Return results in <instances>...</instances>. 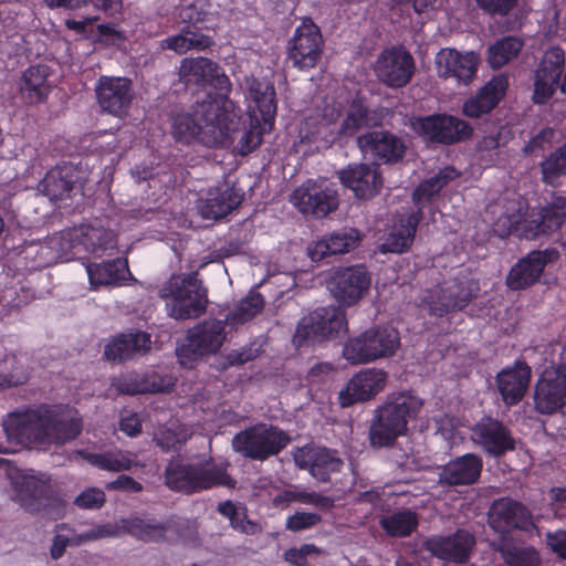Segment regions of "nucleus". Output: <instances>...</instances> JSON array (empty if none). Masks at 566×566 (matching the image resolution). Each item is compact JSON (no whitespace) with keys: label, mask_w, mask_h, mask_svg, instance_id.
<instances>
[{"label":"nucleus","mask_w":566,"mask_h":566,"mask_svg":"<svg viewBox=\"0 0 566 566\" xmlns=\"http://www.w3.org/2000/svg\"><path fill=\"white\" fill-rule=\"evenodd\" d=\"M123 528L129 535L145 542H158L165 537L167 531L161 523H150L139 517L124 520Z\"/></svg>","instance_id":"nucleus-47"},{"label":"nucleus","mask_w":566,"mask_h":566,"mask_svg":"<svg viewBox=\"0 0 566 566\" xmlns=\"http://www.w3.org/2000/svg\"><path fill=\"white\" fill-rule=\"evenodd\" d=\"M291 201L301 213L315 218H324L338 207L337 192L325 181H305L292 192Z\"/></svg>","instance_id":"nucleus-19"},{"label":"nucleus","mask_w":566,"mask_h":566,"mask_svg":"<svg viewBox=\"0 0 566 566\" xmlns=\"http://www.w3.org/2000/svg\"><path fill=\"white\" fill-rule=\"evenodd\" d=\"M564 67L565 52L556 45L545 51L535 72L559 82Z\"/></svg>","instance_id":"nucleus-50"},{"label":"nucleus","mask_w":566,"mask_h":566,"mask_svg":"<svg viewBox=\"0 0 566 566\" xmlns=\"http://www.w3.org/2000/svg\"><path fill=\"white\" fill-rule=\"evenodd\" d=\"M338 178L358 199H370L378 195L382 187L378 167L368 164L349 165L338 172Z\"/></svg>","instance_id":"nucleus-28"},{"label":"nucleus","mask_w":566,"mask_h":566,"mask_svg":"<svg viewBox=\"0 0 566 566\" xmlns=\"http://www.w3.org/2000/svg\"><path fill=\"white\" fill-rule=\"evenodd\" d=\"M44 417L41 403L17 410L8 415L3 420V431L9 441L22 447H45Z\"/></svg>","instance_id":"nucleus-13"},{"label":"nucleus","mask_w":566,"mask_h":566,"mask_svg":"<svg viewBox=\"0 0 566 566\" xmlns=\"http://www.w3.org/2000/svg\"><path fill=\"white\" fill-rule=\"evenodd\" d=\"M538 216L546 235L560 230L566 221V197L555 196L549 203L541 208Z\"/></svg>","instance_id":"nucleus-46"},{"label":"nucleus","mask_w":566,"mask_h":566,"mask_svg":"<svg viewBox=\"0 0 566 566\" xmlns=\"http://www.w3.org/2000/svg\"><path fill=\"white\" fill-rule=\"evenodd\" d=\"M410 126L424 140L441 145L467 140L473 134V128L468 122L444 113L413 117Z\"/></svg>","instance_id":"nucleus-9"},{"label":"nucleus","mask_w":566,"mask_h":566,"mask_svg":"<svg viewBox=\"0 0 566 566\" xmlns=\"http://www.w3.org/2000/svg\"><path fill=\"white\" fill-rule=\"evenodd\" d=\"M290 442V436L281 428L256 423L237 432L231 444L243 458L262 462L277 455Z\"/></svg>","instance_id":"nucleus-6"},{"label":"nucleus","mask_w":566,"mask_h":566,"mask_svg":"<svg viewBox=\"0 0 566 566\" xmlns=\"http://www.w3.org/2000/svg\"><path fill=\"white\" fill-rule=\"evenodd\" d=\"M368 107L360 98H354L348 107L346 116L339 127L338 134L346 137L354 136L368 124Z\"/></svg>","instance_id":"nucleus-48"},{"label":"nucleus","mask_w":566,"mask_h":566,"mask_svg":"<svg viewBox=\"0 0 566 566\" xmlns=\"http://www.w3.org/2000/svg\"><path fill=\"white\" fill-rule=\"evenodd\" d=\"M231 115L233 118V139L231 144L228 146H232L235 140H238L237 149L238 153L242 156H245L252 153L261 143H262V133L258 127H250L249 129H239V120L235 119V115L233 114V109L231 111Z\"/></svg>","instance_id":"nucleus-53"},{"label":"nucleus","mask_w":566,"mask_h":566,"mask_svg":"<svg viewBox=\"0 0 566 566\" xmlns=\"http://www.w3.org/2000/svg\"><path fill=\"white\" fill-rule=\"evenodd\" d=\"M399 346L400 336L396 328L371 327L348 338L343 347V356L352 365L368 364L394 356Z\"/></svg>","instance_id":"nucleus-5"},{"label":"nucleus","mask_w":566,"mask_h":566,"mask_svg":"<svg viewBox=\"0 0 566 566\" xmlns=\"http://www.w3.org/2000/svg\"><path fill=\"white\" fill-rule=\"evenodd\" d=\"M294 461L319 482H328L332 473L340 472L344 462L336 450L318 446H304L294 454Z\"/></svg>","instance_id":"nucleus-25"},{"label":"nucleus","mask_w":566,"mask_h":566,"mask_svg":"<svg viewBox=\"0 0 566 566\" xmlns=\"http://www.w3.org/2000/svg\"><path fill=\"white\" fill-rule=\"evenodd\" d=\"M361 238L363 235L355 228L333 231L310 248V256L313 261H321L328 255L348 253L358 247Z\"/></svg>","instance_id":"nucleus-35"},{"label":"nucleus","mask_w":566,"mask_h":566,"mask_svg":"<svg viewBox=\"0 0 566 566\" xmlns=\"http://www.w3.org/2000/svg\"><path fill=\"white\" fill-rule=\"evenodd\" d=\"M474 545V536L464 530H458L446 536H431L424 541V548L432 556L457 564H464L470 559Z\"/></svg>","instance_id":"nucleus-26"},{"label":"nucleus","mask_w":566,"mask_h":566,"mask_svg":"<svg viewBox=\"0 0 566 566\" xmlns=\"http://www.w3.org/2000/svg\"><path fill=\"white\" fill-rule=\"evenodd\" d=\"M170 462L164 473L165 485L175 492L195 494L217 486L234 488L227 464Z\"/></svg>","instance_id":"nucleus-4"},{"label":"nucleus","mask_w":566,"mask_h":566,"mask_svg":"<svg viewBox=\"0 0 566 566\" xmlns=\"http://www.w3.org/2000/svg\"><path fill=\"white\" fill-rule=\"evenodd\" d=\"M265 300L260 292L251 291L244 298L240 300L233 311L232 318L240 323L248 322L261 313L264 308Z\"/></svg>","instance_id":"nucleus-54"},{"label":"nucleus","mask_w":566,"mask_h":566,"mask_svg":"<svg viewBox=\"0 0 566 566\" xmlns=\"http://www.w3.org/2000/svg\"><path fill=\"white\" fill-rule=\"evenodd\" d=\"M323 35L311 18H304L296 27L287 44V59L300 70L313 69L323 51Z\"/></svg>","instance_id":"nucleus-14"},{"label":"nucleus","mask_w":566,"mask_h":566,"mask_svg":"<svg viewBox=\"0 0 566 566\" xmlns=\"http://www.w3.org/2000/svg\"><path fill=\"white\" fill-rule=\"evenodd\" d=\"M507 566H538L539 554L533 546L516 547L507 541H500L494 547Z\"/></svg>","instance_id":"nucleus-45"},{"label":"nucleus","mask_w":566,"mask_h":566,"mask_svg":"<svg viewBox=\"0 0 566 566\" xmlns=\"http://www.w3.org/2000/svg\"><path fill=\"white\" fill-rule=\"evenodd\" d=\"M436 63L440 77H455L459 82L469 83L476 74L479 57L474 52L462 54L455 49H442Z\"/></svg>","instance_id":"nucleus-31"},{"label":"nucleus","mask_w":566,"mask_h":566,"mask_svg":"<svg viewBox=\"0 0 566 566\" xmlns=\"http://www.w3.org/2000/svg\"><path fill=\"white\" fill-rule=\"evenodd\" d=\"M232 108L230 98L197 101L188 112L171 118V135L186 145L198 143L209 148H227L235 130Z\"/></svg>","instance_id":"nucleus-1"},{"label":"nucleus","mask_w":566,"mask_h":566,"mask_svg":"<svg viewBox=\"0 0 566 566\" xmlns=\"http://www.w3.org/2000/svg\"><path fill=\"white\" fill-rule=\"evenodd\" d=\"M509 87L506 74H497L483 85L475 96L470 97L463 104L462 112L471 118H479L496 107L505 96Z\"/></svg>","instance_id":"nucleus-30"},{"label":"nucleus","mask_w":566,"mask_h":566,"mask_svg":"<svg viewBox=\"0 0 566 566\" xmlns=\"http://www.w3.org/2000/svg\"><path fill=\"white\" fill-rule=\"evenodd\" d=\"M75 182L76 176L73 166L64 164L51 168L40 181V187L45 196L56 201L69 197Z\"/></svg>","instance_id":"nucleus-36"},{"label":"nucleus","mask_w":566,"mask_h":566,"mask_svg":"<svg viewBox=\"0 0 566 566\" xmlns=\"http://www.w3.org/2000/svg\"><path fill=\"white\" fill-rule=\"evenodd\" d=\"M357 145L365 155L385 165L400 163L407 151L405 140L388 130H373L360 135Z\"/></svg>","instance_id":"nucleus-23"},{"label":"nucleus","mask_w":566,"mask_h":566,"mask_svg":"<svg viewBox=\"0 0 566 566\" xmlns=\"http://www.w3.org/2000/svg\"><path fill=\"white\" fill-rule=\"evenodd\" d=\"M471 431L473 441L491 457L500 458L515 450L516 443L511 430L496 418L483 416Z\"/></svg>","instance_id":"nucleus-22"},{"label":"nucleus","mask_w":566,"mask_h":566,"mask_svg":"<svg viewBox=\"0 0 566 566\" xmlns=\"http://www.w3.org/2000/svg\"><path fill=\"white\" fill-rule=\"evenodd\" d=\"M488 522L490 527L500 534V541H506V536L513 531L527 532L535 526L531 511L523 503L510 497H502L492 503Z\"/></svg>","instance_id":"nucleus-16"},{"label":"nucleus","mask_w":566,"mask_h":566,"mask_svg":"<svg viewBox=\"0 0 566 566\" xmlns=\"http://www.w3.org/2000/svg\"><path fill=\"white\" fill-rule=\"evenodd\" d=\"M322 522V516L312 512H296L287 517L285 526L289 531L301 532Z\"/></svg>","instance_id":"nucleus-59"},{"label":"nucleus","mask_w":566,"mask_h":566,"mask_svg":"<svg viewBox=\"0 0 566 566\" xmlns=\"http://www.w3.org/2000/svg\"><path fill=\"white\" fill-rule=\"evenodd\" d=\"M482 458L475 453H465L447 462L439 473V482L448 486L471 485L482 472Z\"/></svg>","instance_id":"nucleus-32"},{"label":"nucleus","mask_w":566,"mask_h":566,"mask_svg":"<svg viewBox=\"0 0 566 566\" xmlns=\"http://www.w3.org/2000/svg\"><path fill=\"white\" fill-rule=\"evenodd\" d=\"M375 73L388 87L401 88L412 78L415 60L402 46H391L385 49L377 57Z\"/></svg>","instance_id":"nucleus-21"},{"label":"nucleus","mask_w":566,"mask_h":566,"mask_svg":"<svg viewBox=\"0 0 566 566\" xmlns=\"http://www.w3.org/2000/svg\"><path fill=\"white\" fill-rule=\"evenodd\" d=\"M387 373L382 369L366 368L356 373L339 391L338 400L342 407H350L375 398L384 390Z\"/></svg>","instance_id":"nucleus-24"},{"label":"nucleus","mask_w":566,"mask_h":566,"mask_svg":"<svg viewBox=\"0 0 566 566\" xmlns=\"http://www.w3.org/2000/svg\"><path fill=\"white\" fill-rule=\"evenodd\" d=\"M478 8L491 17H507L518 4V0H474Z\"/></svg>","instance_id":"nucleus-58"},{"label":"nucleus","mask_w":566,"mask_h":566,"mask_svg":"<svg viewBox=\"0 0 566 566\" xmlns=\"http://www.w3.org/2000/svg\"><path fill=\"white\" fill-rule=\"evenodd\" d=\"M420 221L421 211H412L406 217L400 218L399 223L395 224L386 239L384 243L385 249L392 253H402L407 251L413 242Z\"/></svg>","instance_id":"nucleus-40"},{"label":"nucleus","mask_w":566,"mask_h":566,"mask_svg":"<svg viewBox=\"0 0 566 566\" xmlns=\"http://www.w3.org/2000/svg\"><path fill=\"white\" fill-rule=\"evenodd\" d=\"M189 33V27H182L179 34L168 36L163 40L161 48L175 51L178 54H184L190 51Z\"/></svg>","instance_id":"nucleus-63"},{"label":"nucleus","mask_w":566,"mask_h":566,"mask_svg":"<svg viewBox=\"0 0 566 566\" xmlns=\"http://www.w3.org/2000/svg\"><path fill=\"white\" fill-rule=\"evenodd\" d=\"M242 199L243 195L234 185L228 180L218 182L207 193V199L201 208L202 216L216 220L227 217L241 205Z\"/></svg>","instance_id":"nucleus-34"},{"label":"nucleus","mask_w":566,"mask_h":566,"mask_svg":"<svg viewBox=\"0 0 566 566\" xmlns=\"http://www.w3.org/2000/svg\"><path fill=\"white\" fill-rule=\"evenodd\" d=\"M559 252L555 248L533 250L521 258L509 271L505 284L511 291H524L535 285L545 268L557 261Z\"/></svg>","instance_id":"nucleus-17"},{"label":"nucleus","mask_w":566,"mask_h":566,"mask_svg":"<svg viewBox=\"0 0 566 566\" xmlns=\"http://www.w3.org/2000/svg\"><path fill=\"white\" fill-rule=\"evenodd\" d=\"M78 231V242L95 258L111 254L117 249V237L109 229L83 224Z\"/></svg>","instance_id":"nucleus-37"},{"label":"nucleus","mask_w":566,"mask_h":566,"mask_svg":"<svg viewBox=\"0 0 566 566\" xmlns=\"http://www.w3.org/2000/svg\"><path fill=\"white\" fill-rule=\"evenodd\" d=\"M370 273L364 264L335 268L326 284L332 296L343 306L357 304L369 291Z\"/></svg>","instance_id":"nucleus-11"},{"label":"nucleus","mask_w":566,"mask_h":566,"mask_svg":"<svg viewBox=\"0 0 566 566\" xmlns=\"http://www.w3.org/2000/svg\"><path fill=\"white\" fill-rule=\"evenodd\" d=\"M254 112H258L261 119L266 125H272L276 114V99L273 86H266L264 92L254 93Z\"/></svg>","instance_id":"nucleus-55"},{"label":"nucleus","mask_w":566,"mask_h":566,"mask_svg":"<svg viewBox=\"0 0 566 566\" xmlns=\"http://www.w3.org/2000/svg\"><path fill=\"white\" fill-rule=\"evenodd\" d=\"M137 382L142 394L170 392L175 387L171 376L155 370L137 373Z\"/></svg>","instance_id":"nucleus-51"},{"label":"nucleus","mask_w":566,"mask_h":566,"mask_svg":"<svg viewBox=\"0 0 566 566\" xmlns=\"http://www.w3.org/2000/svg\"><path fill=\"white\" fill-rule=\"evenodd\" d=\"M85 459L93 467L112 472L127 471L133 465L132 459L122 451L87 453Z\"/></svg>","instance_id":"nucleus-49"},{"label":"nucleus","mask_w":566,"mask_h":566,"mask_svg":"<svg viewBox=\"0 0 566 566\" xmlns=\"http://www.w3.org/2000/svg\"><path fill=\"white\" fill-rule=\"evenodd\" d=\"M95 94L103 113L120 118L132 106L133 83L128 77L102 75L96 82Z\"/></svg>","instance_id":"nucleus-20"},{"label":"nucleus","mask_w":566,"mask_h":566,"mask_svg":"<svg viewBox=\"0 0 566 566\" xmlns=\"http://www.w3.org/2000/svg\"><path fill=\"white\" fill-rule=\"evenodd\" d=\"M48 76L46 65H32L24 71L20 91L27 103L35 105L46 99L51 92Z\"/></svg>","instance_id":"nucleus-39"},{"label":"nucleus","mask_w":566,"mask_h":566,"mask_svg":"<svg viewBox=\"0 0 566 566\" xmlns=\"http://www.w3.org/2000/svg\"><path fill=\"white\" fill-rule=\"evenodd\" d=\"M105 502V492L98 488L85 489L73 501L75 506L83 510H99Z\"/></svg>","instance_id":"nucleus-57"},{"label":"nucleus","mask_w":566,"mask_h":566,"mask_svg":"<svg viewBox=\"0 0 566 566\" xmlns=\"http://www.w3.org/2000/svg\"><path fill=\"white\" fill-rule=\"evenodd\" d=\"M475 290L478 286L472 281L455 280L448 285H438L426 298L429 314L443 317L464 310L476 296Z\"/></svg>","instance_id":"nucleus-18"},{"label":"nucleus","mask_w":566,"mask_h":566,"mask_svg":"<svg viewBox=\"0 0 566 566\" xmlns=\"http://www.w3.org/2000/svg\"><path fill=\"white\" fill-rule=\"evenodd\" d=\"M154 440L156 444L166 452L177 450L181 444L179 434L175 430L167 427L158 428V430L155 432Z\"/></svg>","instance_id":"nucleus-62"},{"label":"nucleus","mask_w":566,"mask_h":566,"mask_svg":"<svg viewBox=\"0 0 566 566\" xmlns=\"http://www.w3.org/2000/svg\"><path fill=\"white\" fill-rule=\"evenodd\" d=\"M379 525L390 537H407L417 530L419 518L411 510H400L381 516Z\"/></svg>","instance_id":"nucleus-42"},{"label":"nucleus","mask_w":566,"mask_h":566,"mask_svg":"<svg viewBox=\"0 0 566 566\" xmlns=\"http://www.w3.org/2000/svg\"><path fill=\"white\" fill-rule=\"evenodd\" d=\"M321 551L314 544H303L298 548H290L285 552V559L295 566H310L307 556L318 554Z\"/></svg>","instance_id":"nucleus-61"},{"label":"nucleus","mask_w":566,"mask_h":566,"mask_svg":"<svg viewBox=\"0 0 566 566\" xmlns=\"http://www.w3.org/2000/svg\"><path fill=\"white\" fill-rule=\"evenodd\" d=\"M111 386L120 395H140V389L137 382V371H129L114 377Z\"/></svg>","instance_id":"nucleus-60"},{"label":"nucleus","mask_w":566,"mask_h":566,"mask_svg":"<svg viewBox=\"0 0 566 566\" xmlns=\"http://www.w3.org/2000/svg\"><path fill=\"white\" fill-rule=\"evenodd\" d=\"M534 408L541 415H554L566 406V366L547 367L534 388Z\"/></svg>","instance_id":"nucleus-15"},{"label":"nucleus","mask_w":566,"mask_h":566,"mask_svg":"<svg viewBox=\"0 0 566 566\" xmlns=\"http://www.w3.org/2000/svg\"><path fill=\"white\" fill-rule=\"evenodd\" d=\"M150 335L145 332L120 333L104 347V357L109 361L124 363L150 350Z\"/></svg>","instance_id":"nucleus-33"},{"label":"nucleus","mask_w":566,"mask_h":566,"mask_svg":"<svg viewBox=\"0 0 566 566\" xmlns=\"http://www.w3.org/2000/svg\"><path fill=\"white\" fill-rule=\"evenodd\" d=\"M180 81L186 85L198 87H211L216 92H209L203 99L229 98L231 82L222 67L208 57H187L181 61L179 69Z\"/></svg>","instance_id":"nucleus-10"},{"label":"nucleus","mask_w":566,"mask_h":566,"mask_svg":"<svg viewBox=\"0 0 566 566\" xmlns=\"http://www.w3.org/2000/svg\"><path fill=\"white\" fill-rule=\"evenodd\" d=\"M532 376L531 367L522 360H516L512 367L497 373L495 382L503 402L511 407L524 398Z\"/></svg>","instance_id":"nucleus-29"},{"label":"nucleus","mask_w":566,"mask_h":566,"mask_svg":"<svg viewBox=\"0 0 566 566\" xmlns=\"http://www.w3.org/2000/svg\"><path fill=\"white\" fill-rule=\"evenodd\" d=\"M423 407V401L412 391H400L387 398L375 410L369 428L370 444L389 448L398 438L408 432V424L415 420Z\"/></svg>","instance_id":"nucleus-2"},{"label":"nucleus","mask_w":566,"mask_h":566,"mask_svg":"<svg viewBox=\"0 0 566 566\" xmlns=\"http://www.w3.org/2000/svg\"><path fill=\"white\" fill-rule=\"evenodd\" d=\"M524 42L515 35H506L491 44L488 49V62L492 69H501L515 59Z\"/></svg>","instance_id":"nucleus-43"},{"label":"nucleus","mask_w":566,"mask_h":566,"mask_svg":"<svg viewBox=\"0 0 566 566\" xmlns=\"http://www.w3.org/2000/svg\"><path fill=\"white\" fill-rule=\"evenodd\" d=\"M506 227V235H515L520 239L535 240L544 233L539 216L535 218H524L522 214L507 216L503 221Z\"/></svg>","instance_id":"nucleus-44"},{"label":"nucleus","mask_w":566,"mask_h":566,"mask_svg":"<svg viewBox=\"0 0 566 566\" xmlns=\"http://www.w3.org/2000/svg\"><path fill=\"white\" fill-rule=\"evenodd\" d=\"M543 181L553 185L554 180L566 175V144L552 151L542 163Z\"/></svg>","instance_id":"nucleus-52"},{"label":"nucleus","mask_w":566,"mask_h":566,"mask_svg":"<svg viewBox=\"0 0 566 566\" xmlns=\"http://www.w3.org/2000/svg\"><path fill=\"white\" fill-rule=\"evenodd\" d=\"M346 313L342 307L324 306L302 317L293 336L296 347L306 343H319L347 332Z\"/></svg>","instance_id":"nucleus-7"},{"label":"nucleus","mask_w":566,"mask_h":566,"mask_svg":"<svg viewBox=\"0 0 566 566\" xmlns=\"http://www.w3.org/2000/svg\"><path fill=\"white\" fill-rule=\"evenodd\" d=\"M459 176L454 167L447 166L434 176L421 181L412 192V202L416 211H421L431 203L432 199L452 180Z\"/></svg>","instance_id":"nucleus-38"},{"label":"nucleus","mask_w":566,"mask_h":566,"mask_svg":"<svg viewBox=\"0 0 566 566\" xmlns=\"http://www.w3.org/2000/svg\"><path fill=\"white\" fill-rule=\"evenodd\" d=\"M558 84V81L542 76L539 73L534 72L533 102L537 105L546 104L554 95Z\"/></svg>","instance_id":"nucleus-56"},{"label":"nucleus","mask_w":566,"mask_h":566,"mask_svg":"<svg viewBox=\"0 0 566 566\" xmlns=\"http://www.w3.org/2000/svg\"><path fill=\"white\" fill-rule=\"evenodd\" d=\"M159 296L167 301L168 316L177 321L198 318L207 311L208 290L198 272L171 275L159 290Z\"/></svg>","instance_id":"nucleus-3"},{"label":"nucleus","mask_w":566,"mask_h":566,"mask_svg":"<svg viewBox=\"0 0 566 566\" xmlns=\"http://www.w3.org/2000/svg\"><path fill=\"white\" fill-rule=\"evenodd\" d=\"M208 12L198 8L195 3L184 7L180 12V21L184 27L200 29L198 23H202L207 18Z\"/></svg>","instance_id":"nucleus-64"},{"label":"nucleus","mask_w":566,"mask_h":566,"mask_svg":"<svg viewBox=\"0 0 566 566\" xmlns=\"http://www.w3.org/2000/svg\"><path fill=\"white\" fill-rule=\"evenodd\" d=\"M226 323L220 319L203 321L188 331L186 343L178 346L176 355L185 367L205 356L219 352L226 340Z\"/></svg>","instance_id":"nucleus-8"},{"label":"nucleus","mask_w":566,"mask_h":566,"mask_svg":"<svg viewBox=\"0 0 566 566\" xmlns=\"http://www.w3.org/2000/svg\"><path fill=\"white\" fill-rule=\"evenodd\" d=\"M17 497L21 506L30 513H45L63 506L61 499L54 494L49 481L34 475L23 476Z\"/></svg>","instance_id":"nucleus-27"},{"label":"nucleus","mask_w":566,"mask_h":566,"mask_svg":"<svg viewBox=\"0 0 566 566\" xmlns=\"http://www.w3.org/2000/svg\"><path fill=\"white\" fill-rule=\"evenodd\" d=\"M41 411L44 417L45 447L64 446L81 434L83 420L75 408L62 403H41Z\"/></svg>","instance_id":"nucleus-12"},{"label":"nucleus","mask_w":566,"mask_h":566,"mask_svg":"<svg viewBox=\"0 0 566 566\" xmlns=\"http://www.w3.org/2000/svg\"><path fill=\"white\" fill-rule=\"evenodd\" d=\"M86 270L90 283L95 287L116 285L125 280V273H129L127 260L120 258L101 263H90Z\"/></svg>","instance_id":"nucleus-41"}]
</instances>
